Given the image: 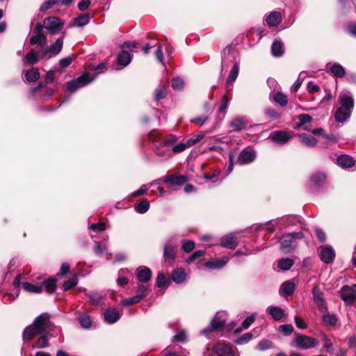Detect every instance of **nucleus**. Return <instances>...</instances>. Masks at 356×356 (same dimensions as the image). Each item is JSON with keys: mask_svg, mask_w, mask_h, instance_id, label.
Returning a JSON list of instances; mask_svg holds the SVG:
<instances>
[{"mask_svg": "<svg viewBox=\"0 0 356 356\" xmlns=\"http://www.w3.org/2000/svg\"><path fill=\"white\" fill-rule=\"evenodd\" d=\"M323 346L329 353H332L334 351L332 343L330 339L325 335L323 337Z\"/></svg>", "mask_w": 356, "mask_h": 356, "instance_id": "nucleus-56", "label": "nucleus"}, {"mask_svg": "<svg viewBox=\"0 0 356 356\" xmlns=\"http://www.w3.org/2000/svg\"><path fill=\"white\" fill-rule=\"evenodd\" d=\"M90 22V15L88 14H81L78 17L73 19L74 26L81 27L88 24Z\"/></svg>", "mask_w": 356, "mask_h": 356, "instance_id": "nucleus-36", "label": "nucleus"}, {"mask_svg": "<svg viewBox=\"0 0 356 356\" xmlns=\"http://www.w3.org/2000/svg\"><path fill=\"white\" fill-rule=\"evenodd\" d=\"M265 114L270 120H275L280 117V113L273 108H267Z\"/></svg>", "mask_w": 356, "mask_h": 356, "instance_id": "nucleus-57", "label": "nucleus"}, {"mask_svg": "<svg viewBox=\"0 0 356 356\" xmlns=\"http://www.w3.org/2000/svg\"><path fill=\"white\" fill-rule=\"evenodd\" d=\"M137 297L139 298L140 301L144 299L149 294V289L147 286L144 285L143 284L138 286L137 289Z\"/></svg>", "mask_w": 356, "mask_h": 356, "instance_id": "nucleus-49", "label": "nucleus"}, {"mask_svg": "<svg viewBox=\"0 0 356 356\" xmlns=\"http://www.w3.org/2000/svg\"><path fill=\"white\" fill-rule=\"evenodd\" d=\"M77 284V278L72 277L64 282L63 288L64 291H68Z\"/></svg>", "mask_w": 356, "mask_h": 356, "instance_id": "nucleus-53", "label": "nucleus"}, {"mask_svg": "<svg viewBox=\"0 0 356 356\" xmlns=\"http://www.w3.org/2000/svg\"><path fill=\"white\" fill-rule=\"evenodd\" d=\"M279 330L282 332L284 335L289 336L291 334L293 331V327L291 324H284L279 327Z\"/></svg>", "mask_w": 356, "mask_h": 356, "instance_id": "nucleus-54", "label": "nucleus"}, {"mask_svg": "<svg viewBox=\"0 0 356 356\" xmlns=\"http://www.w3.org/2000/svg\"><path fill=\"white\" fill-rule=\"evenodd\" d=\"M23 289L30 293H40L42 291V286L40 285H35L33 284H31L30 282H23L22 284Z\"/></svg>", "mask_w": 356, "mask_h": 356, "instance_id": "nucleus-39", "label": "nucleus"}, {"mask_svg": "<svg viewBox=\"0 0 356 356\" xmlns=\"http://www.w3.org/2000/svg\"><path fill=\"white\" fill-rule=\"evenodd\" d=\"M25 78L27 81L34 83L40 78V72L38 68L33 67L27 70L25 73Z\"/></svg>", "mask_w": 356, "mask_h": 356, "instance_id": "nucleus-34", "label": "nucleus"}, {"mask_svg": "<svg viewBox=\"0 0 356 356\" xmlns=\"http://www.w3.org/2000/svg\"><path fill=\"white\" fill-rule=\"evenodd\" d=\"M135 210L139 213H145L149 209V203L147 200H144L135 204Z\"/></svg>", "mask_w": 356, "mask_h": 356, "instance_id": "nucleus-43", "label": "nucleus"}, {"mask_svg": "<svg viewBox=\"0 0 356 356\" xmlns=\"http://www.w3.org/2000/svg\"><path fill=\"white\" fill-rule=\"evenodd\" d=\"M248 120L244 117H238L231 121L229 127L231 131H240L246 128Z\"/></svg>", "mask_w": 356, "mask_h": 356, "instance_id": "nucleus-20", "label": "nucleus"}, {"mask_svg": "<svg viewBox=\"0 0 356 356\" xmlns=\"http://www.w3.org/2000/svg\"><path fill=\"white\" fill-rule=\"evenodd\" d=\"M229 259L230 257L226 256L220 259L207 261L205 266L209 269L220 268L225 266Z\"/></svg>", "mask_w": 356, "mask_h": 356, "instance_id": "nucleus-24", "label": "nucleus"}, {"mask_svg": "<svg viewBox=\"0 0 356 356\" xmlns=\"http://www.w3.org/2000/svg\"><path fill=\"white\" fill-rule=\"evenodd\" d=\"M238 72H239V65H238V63H236L233 65V67L229 72V74L227 79V83H232V82H234L238 76Z\"/></svg>", "mask_w": 356, "mask_h": 356, "instance_id": "nucleus-42", "label": "nucleus"}, {"mask_svg": "<svg viewBox=\"0 0 356 356\" xmlns=\"http://www.w3.org/2000/svg\"><path fill=\"white\" fill-rule=\"evenodd\" d=\"M294 289V284L290 281H287L282 284L280 289V293L282 296H291L293 293Z\"/></svg>", "mask_w": 356, "mask_h": 356, "instance_id": "nucleus-32", "label": "nucleus"}, {"mask_svg": "<svg viewBox=\"0 0 356 356\" xmlns=\"http://www.w3.org/2000/svg\"><path fill=\"white\" fill-rule=\"evenodd\" d=\"M300 140L308 147H314L317 145V140L312 135L308 134H301L299 135Z\"/></svg>", "mask_w": 356, "mask_h": 356, "instance_id": "nucleus-31", "label": "nucleus"}, {"mask_svg": "<svg viewBox=\"0 0 356 356\" xmlns=\"http://www.w3.org/2000/svg\"><path fill=\"white\" fill-rule=\"evenodd\" d=\"M94 252L99 256L105 254L107 259H108L111 256V254L107 252V247L104 243H97L94 248Z\"/></svg>", "mask_w": 356, "mask_h": 356, "instance_id": "nucleus-41", "label": "nucleus"}, {"mask_svg": "<svg viewBox=\"0 0 356 356\" xmlns=\"http://www.w3.org/2000/svg\"><path fill=\"white\" fill-rule=\"evenodd\" d=\"M204 254H205V251H204V250H196L188 258V259L186 260V263L189 264L192 263L193 261H195V259L204 256Z\"/></svg>", "mask_w": 356, "mask_h": 356, "instance_id": "nucleus-52", "label": "nucleus"}, {"mask_svg": "<svg viewBox=\"0 0 356 356\" xmlns=\"http://www.w3.org/2000/svg\"><path fill=\"white\" fill-rule=\"evenodd\" d=\"M267 312L271 315L275 321H280L284 316V311L277 306H270L267 308Z\"/></svg>", "mask_w": 356, "mask_h": 356, "instance_id": "nucleus-30", "label": "nucleus"}, {"mask_svg": "<svg viewBox=\"0 0 356 356\" xmlns=\"http://www.w3.org/2000/svg\"><path fill=\"white\" fill-rule=\"evenodd\" d=\"M227 321V314L224 312H218L211 320L209 326L204 329L201 333L207 334L211 332H215L222 328Z\"/></svg>", "mask_w": 356, "mask_h": 356, "instance_id": "nucleus-7", "label": "nucleus"}, {"mask_svg": "<svg viewBox=\"0 0 356 356\" xmlns=\"http://www.w3.org/2000/svg\"><path fill=\"white\" fill-rule=\"evenodd\" d=\"M229 103V99L226 95H224L221 99L220 106L219 108V111L224 113L227 109Z\"/></svg>", "mask_w": 356, "mask_h": 356, "instance_id": "nucleus-63", "label": "nucleus"}, {"mask_svg": "<svg viewBox=\"0 0 356 356\" xmlns=\"http://www.w3.org/2000/svg\"><path fill=\"white\" fill-rule=\"evenodd\" d=\"M167 284V280L165 277V275L160 273H159L157 278H156V286L158 287H163L165 286Z\"/></svg>", "mask_w": 356, "mask_h": 356, "instance_id": "nucleus-64", "label": "nucleus"}, {"mask_svg": "<svg viewBox=\"0 0 356 356\" xmlns=\"http://www.w3.org/2000/svg\"><path fill=\"white\" fill-rule=\"evenodd\" d=\"M292 136L289 131H276L272 132L269 136V138L275 143L279 145H284L286 143Z\"/></svg>", "mask_w": 356, "mask_h": 356, "instance_id": "nucleus-13", "label": "nucleus"}, {"mask_svg": "<svg viewBox=\"0 0 356 356\" xmlns=\"http://www.w3.org/2000/svg\"><path fill=\"white\" fill-rule=\"evenodd\" d=\"M338 101L341 106L335 113V119L339 122H344L350 116L354 107V99L349 92H341Z\"/></svg>", "mask_w": 356, "mask_h": 356, "instance_id": "nucleus-2", "label": "nucleus"}, {"mask_svg": "<svg viewBox=\"0 0 356 356\" xmlns=\"http://www.w3.org/2000/svg\"><path fill=\"white\" fill-rule=\"evenodd\" d=\"M54 325L50 321L48 313H42L37 316L33 323L26 327L23 332L24 340L29 341L35 336L41 334L46 331L53 330Z\"/></svg>", "mask_w": 356, "mask_h": 356, "instance_id": "nucleus-1", "label": "nucleus"}, {"mask_svg": "<svg viewBox=\"0 0 356 356\" xmlns=\"http://www.w3.org/2000/svg\"><path fill=\"white\" fill-rule=\"evenodd\" d=\"M184 80L179 77L174 78L172 80V87L175 90H181L184 88Z\"/></svg>", "mask_w": 356, "mask_h": 356, "instance_id": "nucleus-58", "label": "nucleus"}, {"mask_svg": "<svg viewBox=\"0 0 356 356\" xmlns=\"http://www.w3.org/2000/svg\"><path fill=\"white\" fill-rule=\"evenodd\" d=\"M49 344L48 337L45 335H43L38 338L35 343L33 345V348H44L47 347Z\"/></svg>", "mask_w": 356, "mask_h": 356, "instance_id": "nucleus-50", "label": "nucleus"}, {"mask_svg": "<svg viewBox=\"0 0 356 356\" xmlns=\"http://www.w3.org/2000/svg\"><path fill=\"white\" fill-rule=\"evenodd\" d=\"M64 23L58 17H49L43 20L44 28L51 35L62 31Z\"/></svg>", "mask_w": 356, "mask_h": 356, "instance_id": "nucleus-8", "label": "nucleus"}, {"mask_svg": "<svg viewBox=\"0 0 356 356\" xmlns=\"http://www.w3.org/2000/svg\"><path fill=\"white\" fill-rule=\"evenodd\" d=\"M90 302L92 305L99 306L103 305V296L97 291H92L86 293Z\"/></svg>", "mask_w": 356, "mask_h": 356, "instance_id": "nucleus-28", "label": "nucleus"}, {"mask_svg": "<svg viewBox=\"0 0 356 356\" xmlns=\"http://www.w3.org/2000/svg\"><path fill=\"white\" fill-rule=\"evenodd\" d=\"M63 46V38H58L55 42L41 52V57L49 59L50 58L58 55L62 50Z\"/></svg>", "mask_w": 356, "mask_h": 356, "instance_id": "nucleus-10", "label": "nucleus"}, {"mask_svg": "<svg viewBox=\"0 0 356 356\" xmlns=\"http://www.w3.org/2000/svg\"><path fill=\"white\" fill-rule=\"evenodd\" d=\"M252 337V334L251 333H246L241 336L240 338L237 339L235 341V343L237 344H243L248 342Z\"/></svg>", "mask_w": 356, "mask_h": 356, "instance_id": "nucleus-62", "label": "nucleus"}, {"mask_svg": "<svg viewBox=\"0 0 356 356\" xmlns=\"http://www.w3.org/2000/svg\"><path fill=\"white\" fill-rule=\"evenodd\" d=\"M294 343L297 348L302 350H307L316 347L318 344V341L311 337L304 334H297L294 339Z\"/></svg>", "mask_w": 356, "mask_h": 356, "instance_id": "nucleus-9", "label": "nucleus"}, {"mask_svg": "<svg viewBox=\"0 0 356 356\" xmlns=\"http://www.w3.org/2000/svg\"><path fill=\"white\" fill-rule=\"evenodd\" d=\"M327 175L323 172H316L311 175L310 183L311 187L320 188L322 187L326 182Z\"/></svg>", "mask_w": 356, "mask_h": 356, "instance_id": "nucleus-17", "label": "nucleus"}, {"mask_svg": "<svg viewBox=\"0 0 356 356\" xmlns=\"http://www.w3.org/2000/svg\"><path fill=\"white\" fill-rule=\"evenodd\" d=\"M299 122L296 124V129H300L305 124L309 123L312 120V117L308 114H300L298 116Z\"/></svg>", "mask_w": 356, "mask_h": 356, "instance_id": "nucleus-44", "label": "nucleus"}, {"mask_svg": "<svg viewBox=\"0 0 356 356\" xmlns=\"http://www.w3.org/2000/svg\"><path fill=\"white\" fill-rule=\"evenodd\" d=\"M293 264L294 261L293 259L290 258H282L278 261L277 268L282 270H288L293 266Z\"/></svg>", "mask_w": 356, "mask_h": 356, "instance_id": "nucleus-40", "label": "nucleus"}, {"mask_svg": "<svg viewBox=\"0 0 356 356\" xmlns=\"http://www.w3.org/2000/svg\"><path fill=\"white\" fill-rule=\"evenodd\" d=\"M172 279L177 284L184 282L186 280L185 270L181 268L174 270L172 273Z\"/></svg>", "mask_w": 356, "mask_h": 356, "instance_id": "nucleus-29", "label": "nucleus"}, {"mask_svg": "<svg viewBox=\"0 0 356 356\" xmlns=\"http://www.w3.org/2000/svg\"><path fill=\"white\" fill-rule=\"evenodd\" d=\"M172 238L169 239L165 244L163 248V259L165 264L171 265L176 257L175 245L171 243Z\"/></svg>", "mask_w": 356, "mask_h": 356, "instance_id": "nucleus-12", "label": "nucleus"}, {"mask_svg": "<svg viewBox=\"0 0 356 356\" xmlns=\"http://www.w3.org/2000/svg\"><path fill=\"white\" fill-rule=\"evenodd\" d=\"M330 70L332 74L336 77L338 78H342L346 74V71L344 67L339 64V63H334L330 68Z\"/></svg>", "mask_w": 356, "mask_h": 356, "instance_id": "nucleus-38", "label": "nucleus"}, {"mask_svg": "<svg viewBox=\"0 0 356 356\" xmlns=\"http://www.w3.org/2000/svg\"><path fill=\"white\" fill-rule=\"evenodd\" d=\"M187 148V145L186 143H180L174 146H172V151L174 153H180L184 151Z\"/></svg>", "mask_w": 356, "mask_h": 356, "instance_id": "nucleus-61", "label": "nucleus"}, {"mask_svg": "<svg viewBox=\"0 0 356 356\" xmlns=\"http://www.w3.org/2000/svg\"><path fill=\"white\" fill-rule=\"evenodd\" d=\"M154 46L156 47V57L159 63L163 64L162 46L159 43H156Z\"/></svg>", "mask_w": 356, "mask_h": 356, "instance_id": "nucleus-59", "label": "nucleus"}, {"mask_svg": "<svg viewBox=\"0 0 356 356\" xmlns=\"http://www.w3.org/2000/svg\"><path fill=\"white\" fill-rule=\"evenodd\" d=\"M220 245L226 248L234 249L238 245V241L233 234H229L222 237Z\"/></svg>", "mask_w": 356, "mask_h": 356, "instance_id": "nucleus-23", "label": "nucleus"}, {"mask_svg": "<svg viewBox=\"0 0 356 356\" xmlns=\"http://www.w3.org/2000/svg\"><path fill=\"white\" fill-rule=\"evenodd\" d=\"M131 60V54L127 51H121L118 56V63L120 65L125 67L129 64Z\"/></svg>", "mask_w": 356, "mask_h": 356, "instance_id": "nucleus-33", "label": "nucleus"}, {"mask_svg": "<svg viewBox=\"0 0 356 356\" xmlns=\"http://www.w3.org/2000/svg\"><path fill=\"white\" fill-rule=\"evenodd\" d=\"M301 222V218L298 216L289 215L275 220H271L266 222L268 230H273L276 226L287 227Z\"/></svg>", "mask_w": 356, "mask_h": 356, "instance_id": "nucleus-5", "label": "nucleus"}, {"mask_svg": "<svg viewBox=\"0 0 356 356\" xmlns=\"http://www.w3.org/2000/svg\"><path fill=\"white\" fill-rule=\"evenodd\" d=\"M174 143V138H169L159 143L158 145L155 144L154 147V153L163 161L168 160L172 156L171 148Z\"/></svg>", "mask_w": 356, "mask_h": 356, "instance_id": "nucleus-6", "label": "nucleus"}, {"mask_svg": "<svg viewBox=\"0 0 356 356\" xmlns=\"http://www.w3.org/2000/svg\"><path fill=\"white\" fill-rule=\"evenodd\" d=\"M136 275L139 282L145 284L151 280L152 271L146 266H140L136 271Z\"/></svg>", "mask_w": 356, "mask_h": 356, "instance_id": "nucleus-18", "label": "nucleus"}, {"mask_svg": "<svg viewBox=\"0 0 356 356\" xmlns=\"http://www.w3.org/2000/svg\"><path fill=\"white\" fill-rule=\"evenodd\" d=\"M91 76L89 72H84L82 75L76 79L67 81L66 83V89L67 91L74 92L81 87H83L91 83L96 77Z\"/></svg>", "mask_w": 356, "mask_h": 356, "instance_id": "nucleus-4", "label": "nucleus"}, {"mask_svg": "<svg viewBox=\"0 0 356 356\" xmlns=\"http://www.w3.org/2000/svg\"><path fill=\"white\" fill-rule=\"evenodd\" d=\"M140 302V300L139 299L137 296H134L130 298L124 299L122 301V305L123 306H129L133 304H136Z\"/></svg>", "mask_w": 356, "mask_h": 356, "instance_id": "nucleus-60", "label": "nucleus"}, {"mask_svg": "<svg viewBox=\"0 0 356 356\" xmlns=\"http://www.w3.org/2000/svg\"><path fill=\"white\" fill-rule=\"evenodd\" d=\"M256 158V152L250 148L243 149L238 156L237 161L240 165L252 163Z\"/></svg>", "mask_w": 356, "mask_h": 356, "instance_id": "nucleus-15", "label": "nucleus"}, {"mask_svg": "<svg viewBox=\"0 0 356 356\" xmlns=\"http://www.w3.org/2000/svg\"><path fill=\"white\" fill-rule=\"evenodd\" d=\"M271 53L275 57H280L284 54L283 44L280 40H275L271 46Z\"/></svg>", "mask_w": 356, "mask_h": 356, "instance_id": "nucleus-35", "label": "nucleus"}, {"mask_svg": "<svg viewBox=\"0 0 356 356\" xmlns=\"http://www.w3.org/2000/svg\"><path fill=\"white\" fill-rule=\"evenodd\" d=\"M321 259L325 264H330L335 258V251L330 245H325L321 248Z\"/></svg>", "mask_w": 356, "mask_h": 356, "instance_id": "nucleus-16", "label": "nucleus"}, {"mask_svg": "<svg viewBox=\"0 0 356 356\" xmlns=\"http://www.w3.org/2000/svg\"><path fill=\"white\" fill-rule=\"evenodd\" d=\"M44 286L47 293H52L56 288V280L54 278H49L44 282Z\"/></svg>", "mask_w": 356, "mask_h": 356, "instance_id": "nucleus-46", "label": "nucleus"}, {"mask_svg": "<svg viewBox=\"0 0 356 356\" xmlns=\"http://www.w3.org/2000/svg\"><path fill=\"white\" fill-rule=\"evenodd\" d=\"M303 237L304 235L301 232L284 234L280 240L282 251L286 254L293 252L297 246L296 241Z\"/></svg>", "mask_w": 356, "mask_h": 356, "instance_id": "nucleus-3", "label": "nucleus"}, {"mask_svg": "<svg viewBox=\"0 0 356 356\" xmlns=\"http://www.w3.org/2000/svg\"><path fill=\"white\" fill-rule=\"evenodd\" d=\"M59 3L60 0H46L42 3L40 10L42 12H44Z\"/></svg>", "mask_w": 356, "mask_h": 356, "instance_id": "nucleus-51", "label": "nucleus"}, {"mask_svg": "<svg viewBox=\"0 0 356 356\" xmlns=\"http://www.w3.org/2000/svg\"><path fill=\"white\" fill-rule=\"evenodd\" d=\"M41 57V53L31 49V51L26 55L24 58V64L26 65H34L40 60Z\"/></svg>", "mask_w": 356, "mask_h": 356, "instance_id": "nucleus-22", "label": "nucleus"}, {"mask_svg": "<svg viewBox=\"0 0 356 356\" xmlns=\"http://www.w3.org/2000/svg\"><path fill=\"white\" fill-rule=\"evenodd\" d=\"M340 297L348 305H353L356 300V296L351 286H343L340 290Z\"/></svg>", "mask_w": 356, "mask_h": 356, "instance_id": "nucleus-14", "label": "nucleus"}, {"mask_svg": "<svg viewBox=\"0 0 356 356\" xmlns=\"http://www.w3.org/2000/svg\"><path fill=\"white\" fill-rule=\"evenodd\" d=\"M195 248V243L191 240L183 241L182 250L186 252H190Z\"/></svg>", "mask_w": 356, "mask_h": 356, "instance_id": "nucleus-55", "label": "nucleus"}, {"mask_svg": "<svg viewBox=\"0 0 356 356\" xmlns=\"http://www.w3.org/2000/svg\"><path fill=\"white\" fill-rule=\"evenodd\" d=\"M313 300L316 305L318 311L321 313H325L327 311V306L323 293L318 286H315L312 289Z\"/></svg>", "mask_w": 356, "mask_h": 356, "instance_id": "nucleus-11", "label": "nucleus"}, {"mask_svg": "<svg viewBox=\"0 0 356 356\" xmlns=\"http://www.w3.org/2000/svg\"><path fill=\"white\" fill-rule=\"evenodd\" d=\"M47 43V37L44 33L35 34L30 38V44L31 45H40L43 47Z\"/></svg>", "mask_w": 356, "mask_h": 356, "instance_id": "nucleus-37", "label": "nucleus"}, {"mask_svg": "<svg viewBox=\"0 0 356 356\" xmlns=\"http://www.w3.org/2000/svg\"><path fill=\"white\" fill-rule=\"evenodd\" d=\"M355 160L348 155H341L337 158V163L343 168H349L355 165Z\"/></svg>", "mask_w": 356, "mask_h": 356, "instance_id": "nucleus-26", "label": "nucleus"}, {"mask_svg": "<svg viewBox=\"0 0 356 356\" xmlns=\"http://www.w3.org/2000/svg\"><path fill=\"white\" fill-rule=\"evenodd\" d=\"M163 181L171 186H181L184 184L187 181L188 178L185 175H166L163 179Z\"/></svg>", "mask_w": 356, "mask_h": 356, "instance_id": "nucleus-19", "label": "nucleus"}, {"mask_svg": "<svg viewBox=\"0 0 356 356\" xmlns=\"http://www.w3.org/2000/svg\"><path fill=\"white\" fill-rule=\"evenodd\" d=\"M79 322L83 328H90L91 327V319L86 314H81L79 318Z\"/></svg>", "mask_w": 356, "mask_h": 356, "instance_id": "nucleus-48", "label": "nucleus"}, {"mask_svg": "<svg viewBox=\"0 0 356 356\" xmlns=\"http://www.w3.org/2000/svg\"><path fill=\"white\" fill-rule=\"evenodd\" d=\"M282 21V17L280 12L273 11L270 13L266 19V22L269 26H276Z\"/></svg>", "mask_w": 356, "mask_h": 356, "instance_id": "nucleus-27", "label": "nucleus"}, {"mask_svg": "<svg viewBox=\"0 0 356 356\" xmlns=\"http://www.w3.org/2000/svg\"><path fill=\"white\" fill-rule=\"evenodd\" d=\"M270 99H273L277 104H280L281 106H286L288 104V97L286 95L280 92H274L272 91L270 93Z\"/></svg>", "mask_w": 356, "mask_h": 356, "instance_id": "nucleus-25", "label": "nucleus"}, {"mask_svg": "<svg viewBox=\"0 0 356 356\" xmlns=\"http://www.w3.org/2000/svg\"><path fill=\"white\" fill-rule=\"evenodd\" d=\"M166 95V86H159L155 90L154 99L159 101L163 99Z\"/></svg>", "mask_w": 356, "mask_h": 356, "instance_id": "nucleus-47", "label": "nucleus"}, {"mask_svg": "<svg viewBox=\"0 0 356 356\" xmlns=\"http://www.w3.org/2000/svg\"><path fill=\"white\" fill-rule=\"evenodd\" d=\"M104 316L105 321L108 323L113 324L120 319L121 314L115 308H109L104 312Z\"/></svg>", "mask_w": 356, "mask_h": 356, "instance_id": "nucleus-21", "label": "nucleus"}, {"mask_svg": "<svg viewBox=\"0 0 356 356\" xmlns=\"http://www.w3.org/2000/svg\"><path fill=\"white\" fill-rule=\"evenodd\" d=\"M323 323L327 326H333L337 324V318L334 314H327L322 317Z\"/></svg>", "mask_w": 356, "mask_h": 356, "instance_id": "nucleus-45", "label": "nucleus"}]
</instances>
